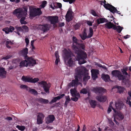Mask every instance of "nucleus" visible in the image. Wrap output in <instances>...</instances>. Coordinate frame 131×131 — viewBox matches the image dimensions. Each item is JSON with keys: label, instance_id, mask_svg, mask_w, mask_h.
<instances>
[{"label": "nucleus", "instance_id": "obj_1", "mask_svg": "<svg viewBox=\"0 0 131 131\" xmlns=\"http://www.w3.org/2000/svg\"><path fill=\"white\" fill-rule=\"evenodd\" d=\"M76 54V57L69 50L64 49L63 50V57L64 59L65 63L70 67H72L74 64L75 61H78L79 64H81L86 62L84 59L86 58L87 55L84 52H80L75 51Z\"/></svg>", "mask_w": 131, "mask_h": 131}, {"label": "nucleus", "instance_id": "obj_25", "mask_svg": "<svg viewBox=\"0 0 131 131\" xmlns=\"http://www.w3.org/2000/svg\"><path fill=\"white\" fill-rule=\"evenodd\" d=\"M102 78L105 82L108 81L110 80V78L108 75L103 74Z\"/></svg>", "mask_w": 131, "mask_h": 131}, {"label": "nucleus", "instance_id": "obj_16", "mask_svg": "<svg viewBox=\"0 0 131 131\" xmlns=\"http://www.w3.org/2000/svg\"><path fill=\"white\" fill-rule=\"evenodd\" d=\"M45 117L44 115L42 113H39L37 116V123L40 124L42 123L43 120Z\"/></svg>", "mask_w": 131, "mask_h": 131}, {"label": "nucleus", "instance_id": "obj_60", "mask_svg": "<svg viewBox=\"0 0 131 131\" xmlns=\"http://www.w3.org/2000/svg\"><path fill=\"white\" fill-rule=\"evenodd\" d=\"M130 36L128 35H127L126 36H124V38L125 39H127L128 38H129L130 37Z\"/></svg>", "mask_w": 131, "mask_h": 131}, {"label": "nucleus", "instance_id": "obj_19", "mask_svg": "<svg viewBox=\"0 0 131 131\" xmlns=\"http://www.w3.org/2000/svg\"><path fill=\"white\" fill-rule=\"evenodd\" d=\"M54 116L52 115H49L46 119V122L47 124L52 123L54 120Z\"/></svg>", "mask_w": 131, "mask_h": 131}, {"label": "nucleus", "instance_id": "obj_63", "mask_svg": "<svg viewBox=\"0 0 131 131\" xmlns=\"http://www.w3.org/2000/svg\"><path fill=\"white\" fill-rule=\"evenodd\" d=\"M15 1V2L16 3H19L20 1V0H14Z\"/></svg>", "mask_w": 131, "mask_h": 131}, {"label": "nucleus", "instance_id": "obj_17", "mask_svg": "<svg viewBox=\"0 0 131 131\" xmlns=\"http://www.w3.org/2000/svg\"><path fill=\"white\" fill-rule=\"evenodd\" d=\"M49 25L46 24L43 25H39L38 28L39 29L45 32L49 29Z\"/></svg>", "mask_w": 131, "mask_h": 131}, {"label": "nucleus", "instance_id": "obj_53", "mask_svg": "<svg viewBox=\"0 0 131 131\" xmlns=\"http://www.w3.org/2000/svg\"><path fill=\"white\" fill-rule=\"evenodd\" d=\"M60 61L59 58H56V60L55 61V64H56L57 65L58 63Z\"/></svg>", "mask_w": 131, "mask_h": 131}, {"label": "nucleus", "instance_id": "obj_34", "mask_svg": "<svg viewBox=\"0 0 131 131\" xmlns=\"http://www.w3.org/2000/svg\"><path fill=\"white\" fill-rule=\"evenodd\" d=\"M116 88L117 89L119 93H121L124 90V88L122 87L119 86H117Z\"/></svg>", "mask_w": 131, "mask_h": 131}, {"label": "nucleus", "instance_id": "obj_47", "mask_svg": "<svg viewBox=\"0 0 131 131\" xmlns=\"http://www.w3.org/2000/svg\"><path fill=\"white\" fill-rule=\"evenodd\" d=\"M70 100L69 96H68L66 100L65 104H67Z\"/></svg>", "mask_w": 131, "mask_h": 131}, {"label": "nucleus", "instance_id": "obj_12", "mask_svg": "<svg viewBox=\"0 0 131 131\" xmlns=\"http://www.w3.org/2000/svg\"><path fill=\"white\" fill-rule=\"evenodd\" d=\"M113 111L114 112V115H115V118H117V119L119 120H122L124 118V116L123 114L119 111L113 109Z\"/></svg>", "mask_w": 131, "mask_h": 131}, {"label": "nucleus", "instance_id": "obj_40", "mask_svg": "<svg viewBox=\"0 0 131 131\" xmlns=\"http://www.w3.org/2000/svg\"><path fill=\"white\" fill-rule=\"evenodd\" d=\"M2 30L7 34H8L9 32V29L8 27L4 28Z\"/></svg>", "mask_w": 131, "mask_h": 131}, {"label": "nucleus", "instance_id": "obj_32", "mask_svg": "<svg viewBox=\"0 0 131 131\" xmlns=\"http://www.w3.org/2000/svg\"><path fill=\"white\" fill-rule=\"evenodd\" d=\"M90 103L92 107L94 108L96 105V102L95 101L91 100L90 101Z\"/></svg>", "mask_w": 131, "mask_h": 131}, {"label": "nucleus", "instance_id": "obj_51", "mask_svg": "<svg viewBox=\"0 0 131 131\" xmlns=\"http://www.w3.org/2000/svg\"><path fill=\"white\" fill-rule=\"evenodd\" d=\"M55 56H56V58H59V56L58 54V51H56L55 53Z\"/></svg>", "mask_w": 131, "mask_h": 131}, {"label": "nucleus", "instance_id": "obj_56", "mask_svg": "<svg viewBox=\"0 0 131 131\" xmlns=\"http://www.w3.org/2000/svg\"><path fill=\"white\" fill-rule=\"evenodd\" d=\"M108 128V127L107 126L104 129L105 130V131H110L111 130L112 131H113L112 130L110 129H107Z\"/></svg>", "mask_w": 131, "mask_h": 131}, {"label": "nucleus", "instance_id": "obj_62", "mask_svg": "<svg viewBox=\"0 0 131 131\" xmlns=\"http://www.w3.org/2000/svg\"><path fill=\"white\" fill-rule=\"evenodd\" d=\"M80 126H79V125H78V128L77 129V130L75 131H79L80 129Z\"/></svg>", "mask_w": 131, "mask_h": 131}, {"label": "nucleus", "instance_id": "obj_29", "mask_svg": "<svg viewBox=\"0 0 131 131\" xmlns=\"http://www.w3.org/2000/svg\"><path fill=\"white\" fill-rule=\"evenodd\" d=\"M90 13L91 14L95 17H100V16H101L100 14H99L97 12H96L94 10H91V11Z\"/></svg>", "mask_w": 131, "mask_h": 131}, {"label": "nucleus", "instance_id": "obj_5", "mask_svg": "<svg viewBox=\"0 0 131 131\" xmlns=\"http://www.w3.org/2000/svg\"><path fill=\"white\" fill-rule=\"evenodd\" d=\"M47 3L46 1H43L42 4L40 6V8H36L34 6H30L29 7V12L30 17H33L37 15H40L42 13L40 9L44 8L46 5Z\"/></svg>", "mask_w": 131, "mask_h": 131}, {"label": "nucleus", "instance_id": "obj_22", "mask_svg": "<svg viewBox=\"0 0 131 131\" xmlns=\"http://www.w3.org/2000/svg\"><path fill=\"white\" fill-rule=\"evenodd\" d=\"M107 20L104 18H97L95 22L97 24H100L103 23L104 22H107Z\"/></svg>", "mask_w": 131, "mask_h": 131}, {"label": "nucleus", "instance_id": "obj_9", "mask_svg": "<svg viewBox=\"0 0 131 131\" xmlns=\"http://www.w3.org/2000/svg\"><path fill=\"white\" fill-rule=\"evenodd\" d=\"M106 3L105 1H103L102 2V4L103 3L104 4V6L105 8L109 10L113 13H115L119 14H121L120 12L118 11L116 8L109 4H106Z\"/></svg>", "mask_w": 131, "mask_h": 131}, {"label": "nucleus", "instance_id": "obj_33", "mask_svg": "<svg viewBox=\"0 0 131 131\" xmlns=\"http://www.w3.org/2000/svg\"><path fill=\"white\" fill-rule=\"evenodd\" d=\"M93 34V29L91 28L90 27L89 28V32L87 36V38H91Z\"/></svg>", "mask_w": 131, "mask_h": 131}, {"label": "nucleus", "instance_id": "obj_35", "mask_svg": "<svg viewBox=\"0 0 131 131\" xmlns=\"http://www.w3.org/2000/svg\"><path fill=\"white\" fill-rule=\"evenodd\" d=\"M39 100L41 103L45 104L48 103L49 101L47 100L43 99L42 98H40Z\"/></svg>", "mask_w": 131, "mask_h": 131}, {"label": "nucleus", "instance_id": "obj_8", "mask_svg": "<svg viewBox=\"0 0 131 131\" xmlns=\"http://www.w3.org/2000/svg\"><path fill=\"white\" fill-rule=\"evenodd\" d=\"M113 103L112 102H111L110 105L109 107H108L107 110V112L108 113H110L111 111V109L113 110L114 109L116 110L118 109H121L123 108L124 106V104L122 102H118L115 103V105H114V106H113Z\"/></svg>", "mask_w": 131, "mask_h": 131}, {"label": "nucleus", "instance_id": "obj_27", "mask_svg": "<svg viewBox=\"0 0 131 131\" xmlns=\"http://www.w3.org/2000/svg\"><path fill=\"white\" fill-rule=\"evenodd\" d=\"M123 27H121L120 26H116L114 25V27H113V29L114 30H115L119 33H120L122 30L123 29Z\"/></svg>", "mask_w": 131, "mask_h": 131}, {"label": "nucleus", "instance_id": "obj_21", "mask_svg": "<svg viewBox=\"0 0 131 131\" xmlns=\"http://www.w3.org/2000/svg\"><path fill=\"white\" fill-rule=\"evenodd\" d=\"M28 49L27 48H23L19 52V54L25 57L27 56L28 53Z\"/></svg>", "mask_w": 131, "mask_h": 131}, {"label": "nucleus", "instance_id": "obj_11", "mask_svg": "<svg viewBox=\"0 0 131 131\" xmlns=\"http://www.w3.org/2000/svg\"><path fill=\"white\" fill-rule=\"evenodd\" d=\"M39 84L43 88L46 93H49V89L51 86L50 83H47L45 81H42L39 82Z\"/></svg>", "mask_w": 131, "mask_h": 131}, {"label": "nucleus", "instance_id": "obj_2", "mask_svg": "<svg viewBox=\"0 0 131 131\" xmlns=\"http://www.w3.org/2000/svg\"><path fill=\"white\" fill-rule=\"evenodd\" d=\"M88 74V71L85 67L81 66L77 68L75 70V80H73L72 82L68 84V88L69 89L73 86H77L78 84L82 86V84L80 83H78L79 81H82V77L83 74H84L83 80L84 81H87L90 78Z\"/></svg>", "mask_w": 131, "mask_h": 131}, {"label": "nucleus", "instance_id": "obj_49", "mask_svg": "<svg viewBox=\"0 0 131 131\" xmlns=\"http://www.w3.org/2000/svg\"><path fill=\"white\" fill-rule=\"evenodd\" d=\"M11 57V56L10 55H8L6 57H5L3 58V59H4L5 60H7L9 58H10Z\"/></svg>", "mask_w": 131, "mask_h": 131}, {"label": "nucleus", "instance_id": "obj_15", "mask_svg": "<svg viewBox=\"0 0 131 131\" xmlns=\"http://www.w3.org/2000/svg\"><path fill=\"white\" fill-rule=\"evenodd\" d=\"M92 77L94 80H95L97 78V75L99 73V71L97 70L92 69L91 70Z\"/></svg>", "mask_w": 131, "mask_h": 131}, {"label": "nucleus", "instance_id": "obj_61", "mask_svg": "<svg viewBox=\"0 0 131 131\" xmlns=\"http://www.w3.org/2000/svg\"><path fill=\"white\" fill-rule=\"evenodd\" d=\"M86 128L85 127V125H83V127L82 131H85Z\"/></svg>", "mask_w": 131, "mask_h": 131}, {"label": "nucleus", "instance_id": "obj_44", "mask_svg": "<svg viewBox=\"0 0 131 131\" xmlns=\"http://www.w3.org/2000/svg\"><path fill=\"white\" fill-rule=\"evenodd\" d=\"M87 91L86 89H84L81 91L80 93L83 94H86L87 93Z\"/></svg>", "mask_w": 131, "mask_h": 131}, {"label": "nucleus", "instance_id": "obj_41", "mask_svg": "<svg viewBox=\"0 0 131 131\" xmlns=\"http://www.w3.org/2000/svg\"><path fill=\"white\" fill-rule=\"evenodd\" d=\"M30 92L32 94L36 95L37 94V92L34 89H30L29 90Z\"/></svg>", "mask_w": 131, "mask_h": 131}, {"label": "nucleus", "instance_id": "obj_28", "mask_svg": "<svg viewBox=\"0 0 131 131\" xmlns=\"http://www.w3.org/2000/svg\"><path fill=\"white\" fill-rule=\"evenodd\" d=\"M114 25L112 23L110 22L107 23L105 24V27L106 28L108 29H110L113 28V27Z\"/></svg>", "mask_w": 131, "mask_h": 131}, {"label": "nucleus", "instance_id": "obj_20", "mask_svg": "<svg viewBox=\"0 0 131 131\" xmlns=\"http://www.w3.org/2000/svg\"><path fill=\"white\" fill-rule=\"evenodd\" d=\"M93 91L96 93H104L106 92V90L102 88H94L93 89Z\"/></svg>", "mask_w": 131, "mask_h": 131}, {"label": "nucleus", "instance_id": "obj_13", "mask_svg": "<svg viewBox=\"0 0 131 131\" xmlns=\"http://www.w3.org/2000/svg\"><path fill=\"white\" fill-rule=\"evenodd\" d=\"M73 12L71 10H69L67 11L66 15V20L69 22L72 20L73 19Z\"/></svg>", "mask_w": 131, "mask_h": 131}, {"label": "nucleus", "instance_id": "obj_54", "mask_svg": "<svg viewBox=\"0 0 131 131\" xmlns=\"http://www.w3.org/2000/svg\"><path fill=\"white\" fill-rule=\"evenodd\" d=\"M26 86L25 85H21L20 86V88L21 89H25L26 88Z\"/></svg>", "mask_w": 131, "mask_h": 131}, {"label": "nucleus", "instance_id": "obj_45", "mask_svg": "<svg viewBox=\"0 0 131 131\" xmlns=\"http://www.w3.org/2000/svg\"><path fill=\"white\" fill-rule=\"evenodd\" d=\"M50 7L53 10L56 7L53 4H51L50 5Z\"/></svg>", "mask_w": 131, "mask_h": 131}, {"label": "nucleus", "instance_id": "obj_59", "mask_svg": "<svg viewBox=\"0 0 131 131\" xmlns=\"http://www.w3.org/2000/svg\"><path fill=\"white\" fill-rule=\"evenodd\" d=\"M64 24L63 22L60 23H59V25L60 27H62L64 26Z\"/></svg>", "mask_w": 131, "mask_h": 131}, {"label": "nucleus", "instance_id": "obj_14", "mask_svg": "<svg viewBox=\"0 0 131 131\" xmlns=\"http://www.w3.org/2000/svg\"><path fill=\"white\" fill-rule=\"evenodd\" d=\"M49 20L52 24H55L57 23L58 20V17L57 16H49L48 17Z\"/></svg>", "mask_w": 131, "mask_h": 131}, {"label": "nucleus", "instance_id": "obj_39", "mask_svg": "<svg viewBox=\"0 0 131 131\" xmlns=\"http://www.w3.org/2000/svg\"><path fill=\"white\" fill-rule=\"evenodd\" d=\"M31 79L30 80V82L31 83H35L39 80V79L37 78H36L33 79L32 78H31Z\"/></svg>", "mask_w": 131, "mask_h": 131}, {"label": "nucleus", "instance_id": "obj_4", "mask_svg": "<svg viewBox=\"0 0 131 131\" xmlns=\"http://www.w3.org/2000/svg\"><path fill=\"white\" fill-rule=\"evenodd\" d=\"M13 13L16 14L17 17L19 18H21L20 22L21 24H26L27 23L24 20L27 15V9L26 7L23 8H19L15 9Z\"/></svg>", "mask_w": 131, "mask_h": 131}, {"label": "nucleus", "instance_id": "obj_24", "mask_svg": "<svg viewBox=\"0 0 131 131\" xmlns=\"http://www.w3.org/2000/svg\"><path fill=\"white\" fill-rule=\"evenodd\" d=\"M31 79V78L29 77L23 76L22 77L21 80L25 82H30V80Z\"/></svg>", "mask_w": 131, "mask_h": 131}, {"label": "nucleus", "instance_id": "obj_36", "mask_svg": "<svg viewBox=\"0 0 131 131\" xmlns=\"http://www.w3.org/2000/svg\"><path fill=\"white\" fill-rule=\"evenodd\" d=\"M22 28L23 30V31L22 32H28L29 30V29L28 27L27 26L25 25H24L22 27Z\"/></svg>", "mask_w": 131, "mask_h": 131}, {"label": "nucleus", "instance_id": "obj_57", "mask_svg": "<svg viewBox=\"0 0 131 131\" xmlns=\"http://www.w3.org/2000/svg\"><path fill=\"white\" fill-rule=\"evenodd\" d=\"M75 1V0H69V3L70 4H71L72 3H74Z\"/></svg>", "mask_w": 131, "mask_h": 131}, {"label": "nucleus", "instance_id": "obj_23", "mask_svg": "<svg viewBox=\"0 0 131 131\" xmlns=\"http://www.w3.org/2000/svg\"><path fill=\"white\" fill-rule=\"evenodd\" d=\"M6 72L5 70V69L2 67H0V77L4 78L5 77Z\"/></svg>", "mask_w": 131, "mask_h": 131}, {"label": "nucleus", "instance_id": "obj_38", "mask_svg": "<svg viewBox=\"0 0 131 131\" xmlns=\"http://www.w3.org/2000/svg\"><path fill=\"white\" fill-rule=\"evenodd\" d=\"M16 127L18 129L21 131H23L24 130L25 127L24 126H20L19 125H17L16 126Z\"/></svg>", "mask_w": 131, "mask_h": 131}, {"label": "nucleus", "instance_id": "obj_64", "mask_svg": "<svg viewBox=\"0 0 131 131\" xmlns=\"http://www.w3.org/2000/svg\"><path fill=\"white\" fill-rule=\"evenodd\" d=\"M34 40H32L31 41V45L32 46L33 45V44H34Z\"/></svg>", "mask_w": 131, "mask_h": 131}, {"label": "nucleus", "instance_id": "obj_42", "mask_svg": "<svg viewBox=\"0 0 131 131\" xmlns=\"http://www.w3.org/2000/svg\"><path fill=\"white\" fill-rule=\"evenodd\" d=\"M80 26L81 25L80 24H77L74 26V28L75 30L78 29L80 28Z\"/></svg>", "mask_w": 131, "mask_h": 131}, {"label": "nucleus", "instance_id": "obj_37", "mask_svg": "<svg viewBox=\"0 0 131 131\" xmlns=\"http://www.w3.org/2000/svg\"><path fill=\"white\" fill-rule=\"evenodd\" d=\"M15 29L17 30V31H21L22 32L23 31L22 27H20L19 26H16L15 27Z\"/></svg>", "mask_w": 131, "mask_h": 131}, {"label": "nucleus", "instance_id": "obj_3", "mask_svg": "<svg viewBox=\"0 0 131 131\" xmlns=\"http://www.w3.org/2000/svg\"><path fill=\"white\" fill-rule=\"evenodd\" d=\"M128 69V67H126L121 70L123 74L125 76L122 74L120 71L117 70L113 71L112 74L113 76L117 78L119 80H122L123 82L126 83V82L128 81V77H129V75L126 72Z\"/></svg>", "mask_w": 131, "mask_h": 131}, {"label": "nucleus", "instance_id": "obj_50", "mask_svg": "<svg viewBox=\"0 0 131 131\" xmlns=\"http://www.w3.org/2000/svg\"><path fill=\"white\" fill-rule=\"evenodd\" d=\"M14 28L12 26H10L9 27V31L11 32L14 30Z\"/></svg>", "mask_w": 131, "mask_h": 131}, {"label": "nucleus", "instance_id": "obj_10", "mask_svg": "<svg viewBox=\"0 0 131 131\" xmlns=\"http://www.w3.org/2000/svg\"><path fill=\"white\" fill-rule=\"evenodd\" d=\"M70 91L72 96L74 97L71 98V100L74 101H77L78 100V98L80 97V94L77 93L75 88L71 89Z\"/></svg>", "mask_w": 131, "mask_h": 131}, {"label": "nucleus", "instance_id": "obj_18", "mask_svg": "<svg viewBox=\"0 0 131 131\" xmlns=\"http://www.w3.org/2000/svg\"><path fill=\"white\" fill-rule=\"evenodd\" d=\"M107 99V97L104 95H98L96 97V99L99 102H104L106 101Z\"/></svg>", "mask_w": 131, "mask_h": 131}, {"label": "nucleus", "instance_id": "obj_48", "mask_svg": "<svg viewBox=\"0 0 131 131\" xmlns=\"http://www.w3.org/2000/svg\"><path fill=\"white\" fill-rule=\"evenodd\" d=\"M25 40L26 43V46H27L29 43V40L28 38H25Z\"/></svg>", "mask_w": 131, "mask_h": 131}, {"label": "nucleus", "instance_id": "obj_55", "mask_svg": "<svg viewBox=\"0 0 131 131\" xmlns=\"http://www.w3.org/2000/svg\"><path fill=\"white\" fill-rule=\"evenodd\" d=\"M87 24L89 26H91L93 23L90 21H88L87 22Z\"/></svg>", "mask_w": 131, "mask_h": 131}, {"label": "nucleus", "instance_id": "obj_31", "mask_svg": "<svg viewBox=\"0 0 131 131\" xmlns=\"http://www.w3.org/2000/svg\"><path fill=\"white\" fill-rule=\"evenodd\" d=\"M80 36L82 39L83 40H85L86 38H87V35L85 30H84V31L82 34L80 35Z\"/></svg>", "mask_w": 131, "mask_h": 131}, {"label": "nucleus", "instance_id": "obj_26", "mask_svg": "<svg viewBox=\"0 0 131 131\" xmlns=\"http://www.w3.org/2000/svg\"><path fill=\"white\" fill-rule=\"evenodd\" d=\"M64 95H65L64 94H63L60 95L53 98L51 101V103H53L56 102L58 100L60 99L61 98L64 96Z\"/></svg>", "mask_w": 131, "mask_h": 131}, {"label": "nucleus", "instance_id": "obj_46", "mask_svg": "<svg viewBox=\"0 0 131 131\" xmlns=\"http://www.w3.org/2000/svg\"><path fill=\"white\" fill-rule=\"evenodd\" d=\"M109 123L110 124H111L112 126H113L114 125V123L112 122V119L110 118L108 119Z\"/></svg>", "mask_w": 131, "mask_h": 131}, {"label": "nucleus", "instance_id": "obj_30", "mask_svg": "<svg viewBox=\"0 0 131 131\" xmlns=\"http://www.w3.org/2000/svg\"><path fill=\"white\" fill-rule=\"evenodd\" d=\"M5 42L7 47L8 48H10V46L13 44V43L9 39H7V40H6Z\"/></svg>", "mask_w": 131, "mask_h": 131}, {"label": "nucleus", "instance_id": "obj_58", "mask_svg": "<svg viewBox=\"0 0 131 131\" xmlns=\"http://www.w3.org/2000/svg\"><path fill=\"white\" fill-rule=\"evenodd\" d=\"M5 119L8 121L11 120H12V118L10 117H8L6 118Z\"/></svg>", "mask_w": 131, "mask_h": 131}, {"label": "nucleus", "instance_id": "obj_7", "mask_svg": "<svg viewBox=\"0 0 131 131\" xmlns=\"http://www.w3.org/2000/svg\"><path fill=\"white\" fill-rule=\"evenodd\" d=\"M73 50L74 51L75 50L78 51L80 52L81 51L84 52L83 51H82L81 49L78 48L77 46L79 47L80 48H81L82 49H84V45L83 44L79 43V41H77V40L76 37H73Z\"/></svg>", "mask_w": 131, "mask_h": 131}, {"label": "nucleus", "instance_id": "obj_43", "mask_svg": "<svg viewBox=\"0 0 131 131\" xmlns=\"http://www.w3.org/2000/svg\"><path fill=\"white\" fill-rule=\"evenodd\" d=\"M62 7L61 4L59 3H56V8H61Z\"/></svg>", "mask_w": 131, "mask_h": 131}, {"label": "nucleus", "instance_id": "obj_6", "mask_svg": "<svg viewBox=\"0 0 131 131\" xmlns=\"http://www.w3.org/2000/svg\"><path fill=\"white\" fill-rule=\"evenodd\" d=\"M37 61V60H35L31 57L27 59L20 62L19 66L20 68L28 66H33L36 64Z\"/></svg>", "mask_w": 131, "mask_h": 131}, {"label": "nucleus", "instance_id": "obj_52", "mask_svg": "<svg viewBox=\"0 0 131 131\" xmlns=\"http://www.w3.org/2000/svg\"><path fill=\"white\" fill-rule=\"evenodd\" d=\"M14 64H15V66L13 67L12 66H10L9 68V70H11L13 68H15L17 66V64L16 63H14Z\"/></svg>", "mask_w": 131, "mask_h": 131}]
</instances>
